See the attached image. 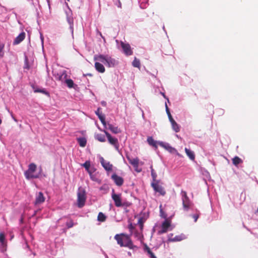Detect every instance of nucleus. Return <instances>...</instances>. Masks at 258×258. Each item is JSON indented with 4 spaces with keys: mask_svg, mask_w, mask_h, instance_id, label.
I'll list each match as a JSON object with an SVG mask.
<instances>
[{
    "mask_svg": "<svg viewBox=\"0 0 258 258\" xmlns=\"http://www.w3.org/2000/svg\"><path fill=\"white\" fill-rule=\"evenodd\" d=\"M78 142L79 144V145L82 147H84L86 146L87 144V140L85 138H80L77 139Z\"/></svg>",
    "mask_w": 258,
    "mask_h": 258,
    "instance_id": "b1692460",
    "label": "nucleus"
},
{
    "mask_svg": "<svg viewBox=\"0 0 258 258\" xmlns=\"http://www.w3.org/2000/svg\"><path fill=\"white\" fill-rule=\"evenodd\" d=\"M185 152L187 156L189 157V158L190 160L194 161L195 159V155L194 152L192 151L185 148Z\"/></svg>",
    "mask_w": 258,
    "mask_h": 258,
    "instance_id": "aec40b11",
    "label": "nucleus"
},
{
    "mask_svg": "<svg viewBox=\"0 0 258 258\" xmlns=\"http://www.w3.org/2000/svg\"><path fill=\"white\" fill-rule=\"evenodd\" d=\"M131 204L128 202L123 203V204L122 203V206H125L126 207H129L131 206Z\"/></svg>",
    "mask_w": 258,
    "mask_h": 258,
    "instance_id": "37998d69",
    "label": "nucleus"
},
{
    "mask_svg": "<svg viewBox=\"0 0 258 258\" xmlns=\"http://www.w3.org/2000/svg\"><path fill=\"white\" fill-rule=\"evenodd\" d=\"M67 14V20L70 25V28L72 32H73L74 27V19L73 17V14L72 11L70 10V12H66Z\"/></svg>",
    "mask_w": 258,
    "mask_h": 258,
    "instance_id": "9b49d317",
    "label": "nucleus"
},
{
    "mask_svg": "<svg viewBox=\"0 0 258 258\" xmlns=\"http://www.w3.org/2000/svg\"><path fill=\"white\" fill-rule=\"evenodd\" d=\"M45 198L42 192H39L36 196L35 204L39 205L44 202Z\"/></svg>",
    "mask_w": 258,
    "mask_h": 258,
    "instance_id": "2eb2a0df",
    "label": "nucleus"
},
{
    "mask_svg": "<svg viewBox=\"0 0 258 258\" xmlns=\"http://www.w3.org/2000/svg\"><path fill=\"white\" fill-rule=\"evenodd\" d=\"M150 168H151V176L153 178V182H155V181H157L156 180V178L157 176V174H156V172L155 171L154 169H153L152 165L151 166Z\"/></svg>",
    "mask_w": 258,
    "mask_h": 258,
    "instance_id": "7c9ffc66",
    "label": "nucleus"
},
{
    "mask_svg": "<svg viewBox=\"0 0 258 258\" xmlns=\"http://www.w3.org/2000/svg\"><path fill=\"white\" fill-rule=\"evenodd\" d=\"M104 133L105 134L106 137L107 138L109 143L113 145L116 149H118L119 144L118 140L117 138H113L111 135L105 130H103Z\"/></svg>",
    "mask_w": 258,
    "mask_h": 258,
    "instance_id": "0eeeda50",
    "label": "nucleus"
},
{
    "mask_svg": "<svg viewBox=\"0 0 258 258\" xmlns=\"http://www.w3.org/2000/svg\"><path fill=\"white\" fill-rule=\"evenodd\" d=\"M118 7H119V8H121V3H120V2L119 1V2H118Z\"/></svg>",
    "mask_w": 258,
    "mask_h": 258,
    "instance_id": "a18cd8bd",
    "label": "nucleus"
},
{
    "mask_svg": "<svg viewBox=\"0 0 258 258\" xmlns=\"http://www.w3.org/2000/svg\"><path fill=\"white\" fill-rule=\"evenodd\" d=\"M120 45L123 52L126 55L128 56L133 54V51L128 43H125L121 41Z\"/></svg>",
    "mask_w": 258,
    "mask_h": 258,
    "instance_id": "9d476101",
    "label": "nucleus"
},
{
    "mask_svg": "<svg viewBox=\"0 0 258 258\" xmlns=\"http://www.w3.org/2000/svg\"><path fill=\"white\" fill-rule=\"evenodd\" d=\"M25 38V33L23 32L21 33L14 40V45H17L21 42Z\"/></svg>",
    "mask_w": 258,
    "mask_h": 258,
    "instance_id": "f3484780",
    "label": "nucleus"
},
{
    "mask_svg": "<svg viewBox=\"0 0 258 258\" xmlns=\"http://www.w3.org/2000/svg\"><path fill=\"white\" fill-rule=\"evenodd\" d=\"M111 178L117 186H121L123 183V179L115 173L112 175Z\"/></svg>",
    "mask_w": 258,
    "mask_h": 258,
    "instance_id": "ddd939ff",
    "label": "nucleus"
},
{
    "mask_svg": "<svg viewBox=\"0 0 258 258\" xmlns=\"http://www.w3.org/2000/svg\"><path fill=\"white\" fill-rule=\"evenodd\" d=\"M94 59L95 60L101 61L109 68L114 67L118 64L117 60L108 55H97L94 56Z\"/></svg>",
    "mask_w": 258,
    "mask_h": 258,
    "instance_id": "f03ea898",
    "label": "nucleus"
},
{
    "mask_svg": "<svg viewBox=\"0 0 258 258\" xmlns=\"http://www.w3.org/2000/svg\"><path fill=\"white\" fill-rule=\"evenodd\" d=\"M108 128L114 134H118L121 132L120 130L117 126H114L111 124H108Z\"/></svg>",
    "mask_w": 258,
    "mask_h": 258,
    "instance_id": "6ab92c4d",
    "label": "nucleus"
},
{
    "mask_svg": "<svg viewBox=\"0 0 258 258\" xmlns=\"http://www.w3.org/2000/svg\"><path fill=\"white\" fill-rule=\"evenodd\" d=\"M86 196L85 190L83 188H79L77 193V206L79 208H82L85 204Z\"/></svg>",
    "mask_w": 258,
    "mask_h": 258,
    "instance_id": "20e7f679",
    "label": "nucleus"
},
{
    "mask_svg": "<svg viewBox=\"0 0 258 258\" xmlns=\"http://www.w3.org/2000/svg\"><path fill=\"white\" fill-rule=\"evenodd\" d=\"M101 165L104 168V169L107 171H111L112 169V165L110 164L109 162H107L104 160L103 158H101L100 160Z\"/></svg>",
    "mask_w": 258,
    "mask_h": 258,
    "instance_id": "dca6fc26",
    "label": "nucleus"
},
{
    "mask_svg": "<svg viewBox=\"0 0 258 258\" xmlns=\"http://www.w3.org/2000/svg\"><path fill=\"white\" fill-rule=\"evenodd\" d=\"M132 64L134 67L140 68L141 66L140 60L137 59L136 57H135L134 60L132 62Z\"/></svg>",
    "mask_w": 258,
    "mask_h": 258,
    "instance_id": "c756f323",
    "label": "nucleus"
},
{
    "mask_svg": "<svg viewBox=\"0 0 258 258\" xmlns=\"http://www.w3.org/2000/svg\"><path fill=\"white\" fill-rule=\"evenodd\" d=\"M52 74L56 80L61 82H63L68 77L67 71L65 70L62 71H57L55 70H53Z\"/></svg>",
    "mask_w": 258,
    "mask_h": 258,
    "instance_id": "39448f33",
    "label": "nucleus"
},
{
    "mask_svg": "<svg viewBox=\"0 0 258 258\" xmlns=\"http://www.w3.org/2000/svg\"><path fill=\"white\" fill-rule=\"evenodd\" d=\"M170 122L172 125V129L176 133L179 132L180 131L179 126L174 119H172V120H170Z\"/></svg>",
    "mask_w": 258,
    "mask_h": 258,
    "instance_id": "412c9836",
    "label": "nucleus"
},
{
    "mask_svg": "<svg viewBox=\"0 0 258 258\" xmlns=\"http://www.w3.org/2000/svg\"><path fill=\"white\" fill-rule=\"evenodd\" d=\"M151 185L156 192H158L160 195L163 196L165 195L166 191L164 187L159 184V181L158 180L155 182H153L151 183Z\"/></svg>",
    "mask_w": 258,
    "mask_h": 258,
    "instance_id": "423d86ee",
    "label": "nucleus"
},
{
    "mask_svg": "<svg viewBox=\"0 0 258 258\" xmlns=\"http://www.w3.org/2000/svg\"><path fill=\"white\" fill-rule=\"evenodd\" d=\"M47 1L48 2L49 1V0H47Z\"/></svg>",
    "mask_w": 258,
    "mask_h": 258,
    "instance_id": "603ef678",
    "label": "nucleus"
},
{
    "mask_svg": "<svg viewBox=\"0 0 258 258\" xmlns=\"http://www.w3.org/2000/svg\"><path fill=\"white\" fill-rule=\"evenodd\" d=\"M114 239L120 247H126L131 249L137 248L134 245L130 236L124 233L117 234L114 236Z\"/></svg>",
    "mask_w": 258,
    "mask_h": 258,
    "instance_id": "f257e3e1",
    "label": "nucleus"
},
{
    "mask_svg": "<svg viewBox=\"0 0 258 258\" xmlns=\"http://www.w3.org/2000/svg\"><path fill=\"white\" fill-rule=\"evenodd\" d=\"M66 4L67 6L68 7H69V5H68V3H67V2H66Z\"/></svg>",
    "mask_w": 258,
    "mask_h": 258,
    "instance_id": "de8ad7c7",
    "label": "nucleus"
},
{
    "mask_svg": "<svg viewBox=\"0 0 258 258\" xmlns=\"http://www.w3.org/2000/svg\"><path fill=\"white\" fill-rule=\"evenodd\" d=\"M0 242L3 246H6V242L5 241V236L4 233H0Z\"/></svg>",
    "mask_w": 258,
    "mask_h": 258,
    "instance_id": "c85d7f7f",
    "label": "nucleus"
},
{
    "mask_svg": "<svg viewBox=\"0 0 258 258\" xmlns=\"http://www.w3.org/2000/svg\"><path fill=\"white\" fill-rule=\"evenodd\" d=\"M161 207H162V206H161V205H160V216H161L162 217L164 218H166V217H167V216H166V215L164 214V212H163V210L161 209Z\"/></svg>",
    "mask_w": 258,
    "mask_h": 258,
    "instance_id": "58836bf2",
    "label": "nucleus"
},
{
    "mask_svg": "<svg viewBox=\"0 0 258 258\" xmlns=\"http://www.w3.org/2000/svg\"><path fill=\"white\" fill-rule=\"evenodd\" d=\"M83 167L85 168L87 170H89L90 167V162L89 161H86L83 164Z\"/></svg>",
    "mask_w": 258,
    "mask_h": 258,
    "instance_id": "c9c22d12",
    "label": "nucleus"
},
{
    "mask_svg": "<svg viewBox=\"0 0 258 258\" xmlns=\"http://www.w3.org/2000/svg\"><path fill=\"white\" fill-rule=\"evenodd\" d=\"M174 240H175V241H180L181 240V239L180 238H179L178 236H176L174 238Z\"/></svg>",
    "mask_w": 258,
    "mask_h": 258,
    "instance_id": "c03bdc74",
    "label": "nucleus"
},
{
    "mask_svg": "<svg viewBox=\"0 0 258 258\" xmlns=\"http://www.w3.org/2000/svg\"><path fill=\"white\" fill-rule=\"evenodd\" d=\"M106 219V216L102 212H99L98 217L97 220L100 222H104Z\"/></svg>",
    "mask_w": 258,
    "mask_h": 258,
    "instance_id": "bb28decb",
    "label": "nucleus"
},
{
    "mask_svg": "<svg viewBox=\"0 0 258 258\" xmlns=\"http://www.w3.org/2000/svg\"><path fill=\"white\" fill-rule=\"evenodd\" d=\"M100 108H98L97 111H95L96 115L99 117V115H103L101 113H100Z\"/></svg>",
    "mask_w": 258,
    "mask_h": 258,
    "instance_id": "a19ab883",
    "label": "nucleus"
},
{
    "mask_svg": "<svg viewBox=\"0 0 258 258\" xmlns=\"http://www.w3.org/2000/svg\"><path fill=\"white\" fill-rule=\"evenodd\" d=\"M181 195L183 207L185 210H187L190 206V200L187 197L186 191H182Z\"/></svg>",
    "mask_w": 258,
    "mask_h": 258,
    "instance_id": "6e6552de",
    "label": "nucleus"
},
{
    "mask_svg": "<svg viewBox=\"0 0 258 258\" xmlns=\"http://www.w3.org/2000/svg\"><path fill=\"white\" fill-rule=\"evenodd\" d=\"M5 47V44L0 42V59L4 56V49Z\"/></svg>",
    "mask_w": 258,
    "mask_h": 258,
    "instance_id": "473e14b6",
    "label": "nucleus"
},
{
    "mask_svg": "<svg viewBox=\"0 0 258 258\" xmlns=\"http://www.w3.org/2000/svg\"><path fill=\"white\" fill-rule=\"evenodd\" d=\"M103 186L101 187H100V190L103 189Z\"/></svg>",
    "mask_w": 258,
    "mask_h": 258,
    "instance_id": "3c124183",
    "label": "nucleus"
},
{
    "mask_svg": "<svg viewBox=\"0 0 258 258\" xmlns=\"http://www.w3.org/2000/svg\"><path fill=\"white\" fill-rule=\"evenodd\" d=\"M145 249L146 251L147 252L148 254L149 255V257L150 258H157L156 256L155 255V254L153 253V252L151 251L150 248L148 247L147 246H146Z\"/></svg>",
    "mask_w": 258,
    "mask_h": 258,
    "instance_id": "2f4dec72",
    "label": "nucleus"
},
{
    "mask_svg": "<svg viewBox=\"0 0 258 258\" xmlns=\"http://www.w3.org/2000/svg\"><path fill=\"white\" fill-rule=\"evenodd\" d=\"M85 76H89L92 77V75L91 74H87L86 75H85Z\"/></svg>",
    "mask_w": 258,
    "mask_h": 258,
    "instance_id": "49530a36",
    "label": "nucleus"
},
{
    "mask_svg": "<svg viewBox=\"0 0 258 258\" xmlns=\"http://www.w3.org/2000/svg\"><path fill=\"white\" fill-rule=\"evenodd\" d=\"M128 229H130V230L131 231H132V230L135 229V227L133 226L132 223H130L129 224V225H128Z\"/></svg>",
    "mask_w": 258,
    "mask_h": 258,
    "instance_id": "79ce46f5",
    "label": "nucleus"
},
{
    "mask_svg": "<svg viewBox=\"0 0 258 258\" xmlns=\"http://www.w3.org/2000/svg\"><path fill=\"white\" fill-rule=\"evenodd\" d=\"M162 95H163V96L165 98H166L165 95H164V93H162Z\"/></svg>",
    "mask_w": 258,
    "mask_h": 258,
    "instance_id": "8fccbe9b",
    "label": "nucleus"
},
{
    "mask_svg": "<svg viewBox=\"0 0 258 258\" xmlns=\"http://www.w3.org/2000/svg\"><path fill=\"white\" fill-rule=\"evenodd\" d=\"M2 119L0 118V124L2 123Z\"/></svg>",
    "mask_w": 258,
    "mask_h": 258,
    "instance_id": "09e8293b",
    "label": "nucleus"
},
{
    "mask_svg": "<svg viewBox=\"0 0 258 258\" xmlns=\"http://www.w3.org/2000/svg\"><path fill=\"white\" fill-rule=\"evenodd\" d=\"M95 68L98 72L100 73H103L105 71L104 66L99 62H96L95 63Z\"/></svg>",
    "mask_w": 258,
    "mask_h": 258,
    "instance_id": "a211bd4d",
    "label": "nucleus"
},
{
    "mask_svg": "<svg viewBox=\"0 0 258 258\" xmlns=\"http://www.w3.org/2000/svg\"><path fill=\"white\" fill-rule=\"evenodd\" d=\"M148 144L155 148H157V142L155 141L152 137H149L147 139Z\"/></svg>",
    "mask_w": 258,
    "mask_h": 258,
    "instance_id": "4be33fe9",
    "label": "nucleus"
},
{
    "mask_svg": "<svg viewBox=\"0 0 258 258\" xmlns=\"http://www.w3.org/2000/svg\"><path fill=\"white\" fill-rule=\"evenodd\" d=\"M35 93H41L46 95H49V93L46 91L45 89H36L34 90Z\"/></svg>",
    "mask_w": 258,
    "mask_h": 258,
    "instance_id": "72a5a7b5",
    "label": "nucleus"
},
{
    "mask_svg": "<svg viewBox=\"0 0 258 258\" xmlns=\"http://www.w3.org/2000/svg\"><path fill=\"white\" fill-rule=\"evenodd\" d=\"M111 198L114 202V204L116 207H120L122 206L121 194H115L114 189L112 190Z\"/></svg>",
    "mask_w": 258,
    "mask_h": 258,
    "instance_id": "1a4fd4ad",
    "label": "nucleus"
},
{
    "mask_svg": "<svg viewBox=\"0 0 258 258\" xmlns=\"http://www.w3.org/2000/svg\"><path fill=\"white\" fill-rule=\"evenodd\" d=\"M170 226V222L167 220H165L162 224L161 230L159 231V233L162 234L167 232Z\"/></svg>",
    "mask_w": 258,
    "mask_h": 258,
    "instance_id": "4468645a",
    "label": "nucleus"
},
{
    "mask_svg": "<svg viewBox=\"0 0 258 258\" xmlns=\"http://www.w3.org/2000/svg\"><path fill=\"white\" fill-rule=\"evenodd\" d=\"M146 221V218L145 217H140L138 222V224L140 226V228L141 231H143V228H144V224Z\"/></svg>",
    "mask_w": 258,
    "mask_h": 258,
    "instance_id": "5701e85b",
    "label": "nucleus"
},
{
    "mask_svg": "<svg viewBox=\"0 0 258 258\" xmlns=\"http://www.w3.org/2000/svg\"><path fill=\"white\" fill-rule=\"evenodd\" d=\"M232 163L237 166L239 164L242 163V160L238 156H235L232 159Z\"/></svg>",
    "mask_w": 258,
    "mask_h": 258,
    "instance_id": "393cba45",
    "label": "nucleus"
},
{
    "mask_svg": "<svg viewBox=\"0 0 258 258\" xmlns=\"http://www.w3.org/2000/svg\"><path fill=\"white\" fill-rule=\"evenodd\" d=\"M74 225V223L73 222V221L71 219H70L69 221H68L66 223V225L68 227V228H70L73 227Z\"/></svg>",
    "mask_w": 258,
    "mask_h": 258,
    "instance_id": "e433bc0d",
    "label": "nucleus"
},
{
    "mask_svg": "<svg viewBox=\"0 0 258 258\" xmlns=\"http://www.w3.org/2000/svg\"><path fill=\"white\" fill-rule=\"evenodd\" d=\"M95 139L99 142H104L106 141L105 137L102 134H97L95 135Z\"/></svg>",
    "mask_w": 258,
    "mask_h": 258,
    "instance_id": "a878e982",
    "label": "nucleus"
},
{
    "mask_svg": "<svg viewBox=\"0 0 258 258\" xmlns=\"http://www.w3.org/2000/svg\"><path fill=\"white\" fill-rule=\"evenodd\" d=\"M99 118L103 125L106 126V123L105 121V116L104 115H99Z\"/></svg>",
    "mask_w": 258,
    "mask_h": 258,
    "instance_id": "4c0bfd02",
    "label": "nucleus"
},
{
    "mask_svg": "<svg viewBox=\"0 0 258 258\" xmlns=\"http://www.w3.org/2000/svg\"><path fill=\"white\" fill-rule=\"evenodd\" d=\"M192 217L194 219L195 222H196L199 218V216L198 214H194L192 216Z\"/></svg>",
    "mask_w": 258,
    "mask_h": 258,
    "instance_id": "ea45409f",
    "label": "nucleus"
},
{
    "mask_svg": "<svg viewBox=\"0 0 258 258\" xmlns=\"http://www.w3.org/2000/svg\"><path fill=\"white\" fill-rule=\"evenodd\" d=\"M37 166L35 163H30L28 166V169L24 172V175L27 179L37 178L39 175L34 174V172L36 170Z\"/></svg>",
    "mask_w": 258,
    "mask_h": 258,
    "instance_id": "7ed1b4c3",
    "label": "nucleus"
},
{
    "mask_svg": "<svg viewBox=\"0 0 258 258\" xmlns=\"http://www.w3.org/2000/svg\"><path fill=\"white\" fill-rule=\"evenodd\" d=\"M165 107H166V113L168 115V117L169 118V121L172 120V119H173L171 113H170V112L169 111V108L168 107L167 104H165Z\"/></svg>",
    "mask_w": 258,
    "mask_h": 258,
    "instance_id": "f704fd0d",
    "label": "nucleus"
},
{
    "mask_svg": "<svg viewBox=\"0 0 258 258\" xmlns=\"http://www.w3.org/2000/svg\"><path fill=\"white\" fill-rule=\"evenodd\" d=\"M127 159L129 161V163L132 164L135 168V170L138 172H140L141 171V170H138V168L139 166V159L138 158H130L128 157H127Z\"/></svg>",
    "mask_w": 258,
    "mask_h": 258,
    "instance_id": "f8f14e48",
    "label": "nucleus"
},
{
    "mask_svg": "<svg viewBox=\"0 0 258 258\" xmlns=\"http://www.w3.org/2000/svg\"><path fill=\"white\" fill-rule=\"evenodd\" d=\"M64 81H65L66 84L69 88H72L74 87V83L72 79H68L67 78Z\"/></svg>",
    "mask_w": 258,
    "mask_h": 258,
    "instance_id": "cd10ccee",
    "label": "nucleus"
}]
</instances>
